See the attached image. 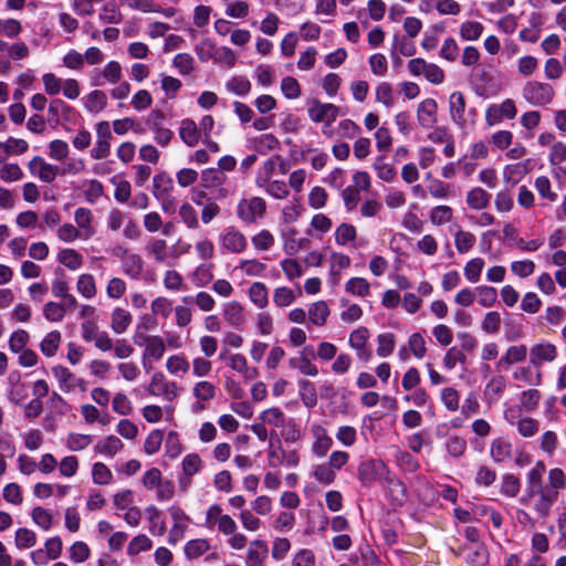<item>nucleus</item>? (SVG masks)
<instances>
[{"instance_id":"obj_60","label":"nucleus","mask_w":566,"mask_h":566,"mask_svg":"<svg viewBox=\"0 0 566 566\" xmlns=\"http://www.w3.org/2000/svg\"><path fill=\"white\" fill-rule=\"evenodd\" d=\"M279 438L286 443H296L302 439V430L294 419L287 418L285 427L281 428Z\"/></svg>"},{"instance_id":"obj_7","label":"nucleus","mask_w":566,"mask_h":566,"mask_svg":"<svg viewBox=\"0 0 566 566\" xmlns=\"http://www.w3.org/2000/svg\"><path fill=\"white\" fill-rule=\"evenodd\" d=\"M217 390L218 388L212 381L202 379L195 382L191 388V395L195 399L191 405V411L193 413L205 411L208 405L216 398Z\"/></svg>"},{"instance_id":"obj_23","label":"nucleus","mask_w":566,"mask_h":566,"mask_svg":"<svg viewBox=\"0 0 566 566\" xmlns=\"http://www.w3.org/2000/svg\"><path fill=\"white\" fill-rule=\"evenodd\" d=\"M75 227L82 233V240H90L95 233L96 229L93 224L94 216L91 209L80 207L74 212Z\"/></svg>"},{"instance_id":"obj_56","label":"nucleus","mask_w":566,"mask_h":566,"mask_svg":"<svg viewBox=\"0 0 566 566\" xmlns=\"http://www.w3.org/2000/svg\"><path fill=\"white\" fill-rule=\"evenodd\" d=\"M151 547V539L145 534H138L129 541L126 548V554L130 557H134L143 552L149 551Z\"/></svg>"},{"instance_id":"obj_28","label":"nucleus","mask_w":566,"mask_h":566,"mask_svg":"<svg viewBox=\"0 0 566 566\" xmlns=\"http://www.w3.org/2000/svg\"><path fill=\"white\" fill-rule=\"evenodd\" d=\"M329 270L328 275L333 283H337L340 272L348 269L352 264L350 258L344 252L332 251L328 256Z\"/></svg>"},{"instance_id":"obj_20","label":"nucleus","mask_w":566,"mask_h":566,"mask_svg":"<svg viewBox=\"0 0 566 566\" xmlns=\"http://www.w3.org/2000/svg\"><path fill=\"white\" fill-rule=\"evenodd\" d=\"M28 168H29L31 175L38 177L43 182H52L57 177V175L60 172V169L57 166L46 163L40 156L33 157L29 161Z\"/></svg>"},{"instance_id":"obj_27","label":"nucleus","mask_w":566,"mask_h":566,"mask_svg":"<svg viewBox=\"0 0 566 566\" xmlns=\"http://www.w3.org/2000/svg\"><path fill=\"white\" fill-rule=\"evenodd\" d=\"M527 356V347L524 344L511 345L507 347L504 355L496 363L499 369H507L514 364L525 360Z\"/></svg>"},{"instance_id":"obj_18","label":"nucleus","mask_w":566,"mask_h":566,"mask_svg":"<svg viewBox=\"0 0 566 566\" xmlns=\"http://www.w3.org/2000/svg\"><path fill=\"white\" fill-rule=\"evenodd\" d=\"M123 76V69L119 62L109 61L102 70H95L91 75V84L101 86L104 83L116 84Z\"/></svg>"},{"instance_id":"obj_8","label":"nucleus","mask_w":566,"mask_h":566,"mask_svg":"<svg viewBox=\"0 0 566 566\" xmlns=\"http://www.w3.org/2000/svg\"><path fill=\"white\" fill-rule=\"evenodd\" d=\"M522 94L530 104L545 106L553 101L554 90L547 83L531 81L524 85Z\"/></svg>"},{"instance_id":"obj_34","label":"nucleus","mask_w":566,"mask_h":566,"mask_svg":"<svg viewBox=\"0 0 566 566\" xmlns=\"http://www.w3.org/2000/svg\"><path fill=\"white\" fill-rule=\"evenodd\" d=\"M132 322V314L123 307H115L111 313V328L117 335L124 334Z\"/></svg>"},{"instance_id":"obj_52","label":"nucleus","mask_w":566,"mask_h":566,"mask_svg":"<svg viewBox=\"0 0 566 566\" xmlns=\"http://www.w3.org/2000/svg\"><path fill=\"white\" fill-rule=\"evenodd\" d=\"M296 524V516L291 511H281L272 522V527L279 533L291 532Z\"/></svg>"},{"instance_id":"obj_44","label":"nucleus","mask_w":566,"mask_h":566,"mask_svg":"<svg viewBox=\"0 0 566 566\" xmlns=\"http://www.w3.org/2000/svg\"><path fill=\"white\" fill-rule=\"evenodd\" d=\"M491 195L481 187H475L467 193L465 202L474 210H483L490 203Z\"/></svg>"},{"instance_id":"obj_14","label":"nucleus","mask_w":566,"mask_h":566,"mask_svg":"<svg viewBox=\"0 0 566 566\" xmlns=\"http://www.w3.org/2000/svg\"><path fill=\"white\" fill-rule=\"evenodd\" d=\"M307 113L312 122L323 123L326 124V127H329L338 117L339 107L332 103L314 101L310 105Z\"/></svg>"},{"instance_id":"obj_29","label":"nucleus","mask_w":566,"mask_h":566,"mask_svg":"<svg viewBox=\"0 0 566 566\" xmlns=\"http://www.w3.org/2000/svg\"><path fill=\"white\" fill-rule=\"evenodd\" d=\"M269 548L263 539H253L247 552V566H263L268 557Z\"/></svg>"},{"instance_id":"obj_35","label":"nucleus","mask_w":566,"mask_h":566,"mask_svg":"<svg viewBox=\"0 0 566 566\" xmlns=\"http://www.w3.org/2000/svg\"><path fill=\"white\" fill-rule=\"evenodd\" d=\"M178 130L181 140L189 147L196 146L201 138L198 125L190 118L182 119Z\"/></svg>"},{"instance_id":"obj_39","label":"nucleus","mask_w":566,"mask_h":566,"mask_svg":"<svg viewBox=\"0 0 566 566\" xmlns=\"http://www.w3.org/2000/svg\"><path fill=\"white\" fill-rule=\"evenodd\" d=\"M120 258L123 272L132 279H139L144 268L142 258L128 252H125Z\"/></svg>"},{"instance_id":"obj_31","label":"nucleus","mask_w":566,"mask_h":566,"mask_svg":"<svg viewBox=\"0 0 566 566\" xmlns=\"http://www.w3.org/2000/svg\"><path fill=\"white\" fill-rule=\"evenodd\" d=\"M513 379L526 386H539L542 384V373L538 367L520 366L513 371Z\"/></svg>"},{"instance_id":"obj_26","label":"nucleus","mask_w":566,"mask_h":566,"mask_svg":"<svg viewBox=\"0 0 566 566\" xmlns=\"http://www.w3.org/2000/svg\"><path fill=\"white\" fill-rule=\"evenodd\" d=\"M268 265L259 259H241L234 266L233 271L239 272L242 276L264 277Z\"/></svg>"},{"instance_id":"obj_40","label":"nucleus","mask_w":566,"mask_h":566,"mask_svg":"<svg viewBox=\"0 0 566 566\" xmlns=\"http://www.w3.org/2000/svg\"><path fill=\"white\" fill-rule=\"evenodd\" d=\"M124 448V443L116 436H108L103 440H99L94 450L96 453L104 457L113 458Z\"/></svg>"},{"instance_id":"obj_42","label":"nucleus","mask_w":566,"mask_h":566,"mask_svg":"<svg viewBox=\"0 0 566 566\" xmlns=\"http://www.w3.org/2000/svg\"><path fill=\"white\" fill-rule=\"evenodd\" d=\"M249 300L258 308L263 310L269 304V290L263 282H253L248 291Z\"/></svg>"},{"instance_id":"obj_9","label":"nucleus","mask_w":566,"mask_h":566,"mask_svg":"<svg viewBox=\"0 0 566 566\" xmlns=\"http://www.w3.org/2000/svg\"><path fill=\"white\" fill-rule=\"evenodd\" d=\"M388 474V467L381 460L369 459L358 467V479L363 485H371L377 481L387 479Z\"/></svg>"},{"instance_id":"obj_4","label":"nucleus","mask_w":566,"mask_h":566,"mask_svg":"<svg viewBox=\"0 0 566 566\" xmlns=\"http://www.w3.org/2000/svg\"><path fill=\"white\" fill-rule=\"evenodd\" d=\"M517 115V107L512 98H505L501 103H492L485 109V124L494 127L504 120H512Z\"/></svg>"},{"instance_id":"obj_16","label":"nucleus","mask_w":566,"mask_h":566,"mask_svg":"<svg viewBox=\"0 0 566 566\" xmlns=\"http://www.w3.org/2000/svg\"><path fill=\"white\" fill-rule=\"evenodd\" d=\"M557 347L554 344L542 339L531 346L530 364L533 367H538L541 369L543 364L553 363L557 358Z\"/></svg>"},{"instance_id":"obj_13","label":"nucleus","mask_w":566,"mask_h":566,"mask_svg":"<svg viewBox=\"0 0 566 566\" xmlns=\"http://www.w3.org/2000/svg\"><path fill=\"white\" fill-rule=\"evenodd\" d=\"M52 374L57 380L60 389L65 394L73 392L75 389H80L81 391L86 390V381L83 378L76 377L64 366H54Z\"/></svg>"},{"instance_id":"obj_2","label":"nucleus","mask_w":566,"mask_h":566,"mask_svg":"<svg viewBox=\"0 0 566 566\" xmlns=\"http://www.w3.org/2000/svg\"><path fill=\"white\" fill-rule=\"evenodd\" d=\"M449 114L451 120L463 132L472 129L476 123V111L467 108L464 95L453 92L449 96Z\"/></svg>"},{"instance_id":"obj_15","label":"nucleus","mask_w":566,"mask_h":566,"mask_svg":"<svg viewBox=\"0 0 566 566\" xmlns=\"http://www.w3.org/2000/svg\"><path fill=\"white\" fill-rule=\"evenodd\" d=\"M313 442L311 451L316 458H324L333 446V439L328 436L326 428L319 422H313L310 427Z\"/></svg>"},{"instance_id":"obj_55","label":"nucleus","mask_w":566,"mask_h":566,"mask_svg":"<svg viewBox=\"0 0 566 566\" xmlns=\"http://www.w3.org/2000/svg\"><path fill=\"white\" fill-rule=\"evenodd\" d=\"M226 88L229 93L244 96L251 90V82L244 75H234L227 81Z\"/></svg>"},{"instance_id":"obj_12","label":"nucleus","mask_w":566,"mask_h":566,"mask_svg":"<svg viewBox=\"0 0 566 566\" xmlns=\"http://www.w3.org/2000/svg\"><path fill=\"white\" fill-rule=\"evenodd\" d=\"M113 138L111 125L106 120L96 124V142L91 150L93 159H105L111 154V140Z\"/></svg>"},{"instance_id":"obj_50","label":"nucleus","mask_w":566,"mask_h":566,"mask_svg":"<svg viewBox=\"0 0 566 566\" xmlns=\"http://www.w3.org/2000/svg\"><path fill=\"white\" fill-rule=\"evenodd\" d=\"M62 343V335L59 331L48 333L40 343V350L46 357L56 355Z\"/></svg>"},{"instance_id":"obj_3","label":"nucleus","mask_w":566,"mask_h":566,"mask_svg":"<svg viewBox=\"0 0 566 566\" xmlns=\"http://www.w3.org/2000/svg\"><path fill=\"white\" fill-rule=\"evenodd\" d=\"M266 212V202L258 196L244 197L237 205V216L244 224H253L261 220Z\"/></svg>"},{"instance_id":"obj_51","label":"nucleus","mask_w":566,"mask_h":566,"mask_svg":"<svg viewBox=\"0 0 566 566\" xmlns=\"http://www.w3.org/2000/svg\"><path fill=\"white\" fill-rule=\"evenodd\" d=\"M484 265L485 261L480 256L469 260L463 268V274L465 280L473 284L478 283L481 279Z\"/></svg>"},{"instance_id":"obj_41","label":"nucleus","mask_w":566,"mask_h":566,"mask_svg":"<svg viewBox=\"0 0 566 566\" xmlns=\"http://www.w3.org/2000/svg\"><path fill=\"white\" fill-rule=\"evenodd\" d=\"M345 292L360 298L368 297L371 294V287L367 279L361 276L350 277L345 283Z\"/></svg>"},{"instance_id":"obj_47","label":"nucleus","mask_w":566,"mask_h":566,"mask_svg":"<svg viewBox=\"0 0 566 566\" xmlns=\"http://www.w3.org/2000/svg\"><path fill=\"white\" fill-rule=\"evenodd\" d=\"M81 188L85 201L92 205L97 202L104 195V187L102 182L96 179H84L81 182Z\"/></svg>"},{"instance_id":"obj_64","label":"nucleus","mask_w":566,"mask_h":566,"mask_svg":"<svg viewBox=\"0 0 566 566\" xmlns=\"http://www.w3.org/2000/svg\"><path fill=\"white\" fill-rule=\"evenodd\" d=\"M212 265L207 263L198 265L191 274V281L197 287L207 286L212 281Z\"/></svg>"},{"instance_id":"obj_54","label":"nucleus","mask_w":566,"mask_h":566,"mask_svg":"<svg viewBox=\"0 0 566 566\" xmlns=\"http://www.w3.org/2000/svg\"><path fill=\"white\" fill-rule=\"evenodd\" d=\"M275 165L273 158L270 157L258 168L255 175V185L258 188H262L273 180V176L276 171Z\"/></svg>"},{"instance_id":"obj_57","label":"nucleus","mask_w":566,"mask_h":566,"mask_svg":"<svg viewBox=\"0 0 566 566\" xmlns=\"http://www.w3.org/2000/svg\"><path fill=\"white\" fill-rule=\"evenodd\" d=\"M174 189V181L167 174H158L153 179V193L156 198L170 195Z\"/></svg>"},{"instance_id":"obj_33","label":"nucleus","mask_w":566,"mask_h":566,"mask_svg":"<svg viewBox=\"0 0 566 566\" xmlns=\"http://www.w3.org/2000/svg\"><path fill=\"white\" fill-rule=\"evenodd\" d=\"M166 370L175 377H185L190 370V361L182 353L170 355L165 364Z\"/></svg>"},{"instance_id":"obj_11","label":"nucleus","mask_w":566,"mask_h":566,"mask_svg":"<svg viewBox=\"0 0 566 566\" xmlns=\"http://www.w3.org/2000/svg\"><path fill=\"white\" fill-rule=\"evenodd\" d=\"M168 512L172 520V525L168 535V543L175 545L184 538L191 523V518L178 505L170 506Z\"/></svg>"},{"instance_id":"obj_32","label":"nucleus","mask_w":566,"mask_h":566,"mask_svg":"<svg viewBox=\"0 0 566 566\" xmlns=\"http://www.w3.org/2000/svg\"><path fill=\"white\" fill-rule=\"evenodd\" d=\"M145 516L148 521V531L154 536H161L166 532V522L163 513L155 505H148L145 509Z\"/></svg>"},{"instance_id":"obj_22","label":"nucleus","mask_w":566,"mask_h":566,"mask_svg":"<svg viewBox=\"0 0 566 566\" xmlns=\"http://www.w3.org/2000/svg\"><path fill=\"white\" fill-rule=\"evenodd\" d=\"M166 345L159 335H151L149 343L145 346L142 363L145 369L151 368V361H158L164 357Z\"/></svg>"},{"instance_id":"obj_1","label":"nucleus","mask_w":566,"mask_h":566,"mask_svg":"<svg viewBox=\"0 0 566 566\" xmlns=\"http://www.w3.org/2000/svg\"><path fill=\"white\" fill-rule=\"evenodd\" d=\"M287 418L279 407H271L259 415L258 421L250 426V430L261 442L279 439L277 430L285 427Z\"/></svg>"},{"instance_id":"obj_6","label":"nucleus","mask_w":566,"mask_h":566,"mask_svg":"<svg viewBox=\"0 0 566 566\" xmlns=\"http://www.w3.org/2000/svg\"><path fill=\"white\" fill-rule=\"evenodd\" d=\"M557 500L558 496L556 495L555 490H548L547 486H544L538 491L536 490L532 493L525 494L522 502L530 503L539 516H546L549 514Z\"/></svg>"},{"instance_id":"obj_43","label":"nucleus","mask_w":566,"mask_h":566,"mask_svg":"<svg viewBox=\"0 0 566 566\" xmlns=\"http://www.w3.org/2000/svg\"><path fill=\"white\" fill-rule=\"evenodd\" d=\"M76 291L85 300H92L96 296L97 286L94 276L90 273H82L76 281Z\"/></svg>"},{"instance_id":"obj_36","label":"nucleus","mask_w":566,"mask_h":566,"mask_svg":"<svg viewBox=\"0 0 566 566\" xmlns=\"http://www.w3.org/2000/svg\"><path fill=\"white\" fill-rule=\"evenodd\" d=\"M546 471V465L543 461H537L535 465L527 472L525 494L538 491L544 488L543 475Z\"/></svg>"},{"instance_id":"obj_37","label":"nucleus","mask_w":566,"mask_h":566,"mask_svg":"<svg viewBox=\"0 0 566 566\" xmlns=\"http://www.w3.org/2000/svg\"><path fill=\"white\" fill-rule=\"evenodd\" d=\"M83 105L91 114L103 112L107 105V96L101 90H94L83 97Z\"/></svg>"},{"instance_id":"obj_58","label":"nucleus","mask_w":566,"mask_h":566,"mask_svg":"<svg viewBox=\"0 0 566 566\" xmlns=\"http://www.w3.org/2000/svg\"><path fill=\"white\" fill-rule=\"evenodd\" d=\"M453 237L455 249L460 254L468 253L476 242L475 235L473 233L461 229L457 230Z\"/></svg>"},{"instance_id":"obj_24","label":"nucleus","mask_w":566,"mask_h":566,"mask_svg":"<svg viewBox=\"0 0 566 566\" xmlns=\"http://www.w3.org/2000/svg\"><path fill=\"white\" fill-rule=\"evenodd\" d=\"M532 169V160L509 164L503 168V180L510 186L517 185Z\"/></svg>"},{"instance_id":"obj_59","label":"nucleus","mask_w":566,"mask_h":566,"mask_svg":"<svg viewBox=\"0 0 566 566\" xmlns=\"http://www.w3.org/2000/svg\"><path fill=\"white\" fill-rule=\"evenodd\" d=\"M340 306L343 307L340 312V319L344 323L353 324L363 317L364 312L360 305L349 303L347 300L342 298Z\"/></svg>"},{"instance_id":"obj_5","label":"nucleus","mask_w":566,"mask_h":566,"mask_svg":"<svg viewBox=\"0 0 566 566\" xmlns=\"http://www.w3.org/2000/svg\"><path fill=\"white\" fill-rule=\"evenodd\" d=\"M218 243L222 253L241 254L248 247L245 235L234 227L226 228L219 234Z\"/></svg>"},{"instance_id":"obj_62","label":"nucleus","mask_w":566,"mask_h":566,"mask_svg":"<svg viewBox=\"0 0 566 566\" xmlns=\"http://www.w3.org/2000/svg\"><path fill=\"white\" fill-rule=\"evenodd\" d=\"M91 556V548L83 541H76L69 547V558L74 564H82Z\"/></svg>"},{"instance_id":"obj_38","label":"nucleus","mask_w":566,"mask_h":566,"mask_svg":"<svg viewBox=\"0 0 566 566\" xmlns=\"http://www.w3.org/2000/svg\"><path fill=\"white\" fill-rule=\"evenodd\" d=\"M513 446L505 438H496L492 441L490 453L495 462H505L512 458Z\"/></svg>"},{"instance_id":"obj_10","label":"nucleus","mask_w":566,"mask_h":566,"mask_svg":"<svg viewBox=\"0 0 566 566\" xmlns=\"http://www.w3.org/2000/svg\"><path fill=\"white\" fill-rule=\"evenodd\" d=\"M147 390L151 396H161L171 401L179 396L180 388L177 382L168 380L161 371H156L151 375Z\"/></svg>"},{"instance_id":"obj_48","label":"nucleus","mask_w":566,"mask_h":566,"mask_svg":"<svg viewBox=\"0 0 566 566\" xmlns=\"http://www.w3.org/2000/svg\"><path fill=\"white\" fill-rule=\"evenodd\" d=\"M484 31V25L474 20H465L459 27V35L463 41H476Z\"/></svg>"},{"instance_id":"obj_19","label":"nucleus","mask_w":566,"mask_h":566,"mask_svg":"<svg viewBox=\"0 0 566 566\" xmlns=\"http://www.w3.org/2000/svg\"><path fill=\"white\" fill-rule=\"evenodd\" d=\"M417 122L423 129L434 128L438 122V104L433 98H426L418 104Z\"/></svg>"},{"instance_id":"obj_63","label":"nucleus","mask_w":566,"mask_h":566,"mask_svg":"<svg viewBox=\"0 0 566 566\" xmlns=\"http://www.w3.org/2000/svg\"><path fill=\"white\" fill-rule=\"evenodd\" d=\"M36 534L27 527H20L14 534V545L18 549H29L36 544Z\"/></svg>"},{"instance_id":"obj_49","label":"nucleus","mask_w":566,"mask_h":566,"mask_svg":"<svg viewBox=\"0 0 566 566\" xmlns=\"http://www.w3.org/2000/svg\"><path fill=\"white\" fill-rule=\"evenodd\" d=\"M210 549V542L207 538L190 539L185 544L184 553L188 559H197Z\"/></svg>"},{"instance_id":"obj_21","label":"nucleus","mask_w":566,"mask_h":566,"mask_svg":"<svg viewBox=\"0 0 566 566\" xmlns=\"http://www.w3.org/2000/svg\"><path fill=\"white\" fill-rule=\"evenodd\" d=\"M228 366L238 373L244 381H252L259 377V369L250 365L247 357L240 353L229 355Z\"/></svg>"},{"instance_id":"obj_53","label":"nucleus","mask_w":566,"mask_h":566,"mask_svg":"<svg viewBox=\"0 0 566 566\" xmlns=\"http://www.w3.org/2000/svg\"><path fill=\"white\" fill-rule=\"evenodd\" d=\"M453 219V210L451 207L446 205H439L433 207L429 212V220L433 226L441 227Z\"/></svg>"},{"instance_id":"obj_61","label":"nucleus","mask_w":566,"mask_h":566,"mask_svg":"<svg viewBox=\"0 0 566 566\" xmlns=\"http://www.w3.org/2000/svg\"><path fill=\"white\" fill-rule=\"evenodd\" d=\"M226 176L222 171L216 168H209L201 174V185L206 189H216L223 185Z\"/></svg>"},{"instance_id":"obj_25","label":"nucleus","mask_w":566,"mask_h":566,"mask_svg":"<svg viewBox=\"0 0 566 566\" xmlns=\"http://www.w3.org/2000/svg\"><path fill=\"white\" fill-rule=\"evenodd\" d=\"M331 315V308L326 301L313 302L307 310L308 326L323 327Z\"/></svg>"},{"instance_id":"obj_45","label":"nucleus","mask_w":566,"mask_h":566,"mask_svg":"<svg viewBox=\"0 0 566 566\" xmlns=\"http://www.w3.org/2000/svg\"><path fill=\"white\" fill-rule=\"evenodd\" d=\"M251 243L255 252H269L275 245V238L271 231L262 229L251 237Z\"/></svg>"},{"instance_id":"obj_46","label":"nucleus","mask_w":566,"mask_h":566,"mask_svg":"<svg viewBox=\"0 0 566 566\" xmlns=\"http://www.w3.org/2000/svg\"><path fill=\"white\" fill-rule=\"evenodd\" d=\"M57 261L71 271H76L83 265V256L74 249L65 248L57 252Z\"/></svg>"},{"instance_id":"obj_17","label":"nucleus","mask_w":566,"mask_h":566,"mask_svg":"<svg viewBox=\"0 0 566 566\" xmlns=\"http://www.w3.org/2000/svg\"><path fill=\"white\" fill-rule=\"evenodd\" d=\"M369 338L370 332L365 326L355 328L348 337L349 347L356 353L357 358L364 361H368L371 357V352L367 348Z\"/></svg>"},{"instance_id":"obj_30","label":"nucleus","mask_w":566,"mask_h":566,"mask_svg":"<svg viewBox=\"0 0 566 566\" xmlns=\"http://www.w3.org/2000/svg\"><path fill=\"white\" fill-rule=\"evenodd\" d=\"M335 243L338 247H352L357 248L358 244L356 243L357 239V229L355 226L342 222L338 224L335 229L334 233Z\"/></svg>"}]
</instances>
